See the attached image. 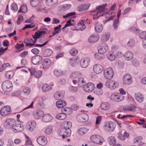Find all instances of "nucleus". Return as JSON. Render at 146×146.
<instances>
[{"mask_svg":"<svg viewBox=\"0 0 146 146\" xmlns=\"http://www.w3.org/2000/svg\"><path fill=\"white\" fill-rule=\"evenodd\" d=\"M53 73L55 76H58L62 75L63 72L60 70L55 69L53 72Z\"/></svg>","mask_w":146,"mask_h":146,"instance_id":"49530a36","label":"nucleus"},{"mask_svg":"<svg viewBox=\"0 0 146 146\" xmlns=\"http://www.w3.org/2000/svg\"><path fill=\"white\" fill-rule=\"evenodd\" d=\"M88 119V116L87 114L84 113H80L77 116V119L78 121L84 122L87 121Z\"/></svg>","mask_w":146,"mask_h":146,"instance_id":"ddd939ff","label":"nucleus"},{"mask_svg":"<svg viewBox=\"0 0 146 146\" xmlns=\"http://www.w3.org/2000/svg\"><path fill=\"white\" fill-rule=\"evenodd\" d=\"M86 28L85 25L82 21H80L78 23L77 27V30H83Z\"/></svg>","mask_w":146,"mask_h":146,"instance_id":"473e14b6","label":"nucleus"},{"mask_svg":"<svg viewBox=\"0 0 146 146\" xmlns=\"http://www.w3.org/2000/svg\"><path fill=\"white\" fill-rule=\"evenodd\" d=\"M72 124L71 122L67 121L64 123L63 128L60 130L59 133V135L62 136L63 139L65 137L70 136L71 133V131L70 128L71 127Z\"/></svg>","mask_w":146,"mask_h":146,"instance_id":"f257e3e1","label":"nucleus"},{"mask_svg":"<svg viewBox=\"0 0 146 146\" xmlns=\"http://www.w3.org/2000/svg\"><path fill=\"white\" fill-rule=\"evenodd\" d=\"M143 138L141 136H138L135 137L133 140L134 142L138 144L140 141H142Z\"/></svg>","mask_w":146,"mask_h":146,"instance_id":"6e6d98bb","label":"nucleus"},{"mask_svg":"<svg viewBox=\"0 0 146 146\" xmlns=\"http://www.w3.org/2000/svg\"><path fill=\"white\" fill-rule=\"evenodd\" d=\"M58 0H46V3L48 6H51L56 4Z\"/></svg>","mask_w":146,"mask_h":146,"instance_id":"72a5a7b5","label":"nucleus"},{"mask_svg":"<svg viewBox=\"0 0 146 146\" xmlns=\"http://www.w3.org/2000/svg\"><path fill=\"white\" fill-rule=\"evenodd\" d=\"M33 38L37 40L41 36L40 35L39 32H35V35H32Z\"/></svg>","mask_w":146,"mask_h":146,"instance_id":"69168bd1","label":"nucleus"},{"mask_svg":"<svg viewBox=\"0 0 146 146\" xmlns=\"http://www.w3.org/2000/svg\"><path fill=\"white\" fill-rule=\"evenodd\" d=\"M80 74V73L79 72H74L70 74V76L72 78H74L78 77Z\"/></svg>","mask_w":146,"mask_h":146,"instance_id":"de8ad7c7","label":"nucleus"},{"mask_svg":"<svg viewBox=\"0 0 146 146\" xmlns=\"http://www.w3.org/2000/svg\"><path fill=\"white\" fill-rule=\"evenodd\" d=\"M41 1V0H31V5L33 7H36L39 5Z\"/></svg>","mask_w":146,"mask_h":146,"instance_id":"f704fd0d","label":"nucleus"},{"mask_svg":"<svg viewBox=\"0 0 146 146\" xmlns=\"http://www.w3.org/2000/svg\"><path fill=\"white\" fill-rule=\"evenodd\" d=\"M27 10V7L25 5L22 6L19 10V13L22 12V13H25Z\"/></svg>","mask_w":146,"mask_h":146,"instance_id":"4d7b16f0","label":"nucleus"},{"mask_svg":"<svg viewBox=\"0 0 146 146\" xmlns=\"http://www.w3.org/2000/svg\"><path fill=\"white\" fill-rule=\"evenodd\" d=\"M87 129L85 127L80 128L78 131V134L80 135H83L87 132Z\"/></svg>","mask_w":146,"mask_h":146,"instance_id":"ea45409f","label":"nucleus"},{"mask_svg":"<svg viewBox=\"0 0 146 146\" xmlns=\"http://www.w3.org/2000/svg\"><path fill=\"white\" fill-rule=\"evenodd\" d=\"M90 140L93 142L98 144L102 145L104 141L102 137L98 135H93L91 136Z\"/></svg>","mask_w":146,"mask_h":146,"instance_id":"7ed1b4c3","label":"nucleus"},{"mask_svg":"<svg viewBox=\"0 0 146 146\" xmlns=\"http://www.w3.org/2000/svg\"><path fill=\"white\" fill-rule=\"evenodd\" d=\"M110 104L106 102L102 103L101 106V109L104 110H108L110 108Z\"/></svg>","mask_w":146,"mask_h":146,"instance_id":"2f4dec72","label":"nucleus"},{"mask_svg":"<svg viewBox=\"0 0 146 146\" xmlns=\"http://www.w3.org/2000/svg\"><path fill=\"white\" fill-rule=\"evenodd\" d=\"M109 144L111 146L116 143V138L114 136H110L109 137Z\"/></svg>","mask_w":146,"mask_h":146,"instance_id":"c9c22d12","label":"nucleus"},{"mask_svg":"<svg viewBox=\"0 0 146 146\" xmlns=\"http://www.w3.org/2000/svg\"><path fill=\"white\" fill-rule=\"evenodd\" d=\"M124 98V97L122 95L117 93L112 94L110 98L111 100L117 102L121 101L123 100Z\"/></svg>","mask_w":146,"mask_h":146,"instance_id":"9d476101","label":"nucleus"},{"mask_svg":"<svg viewBox=\"0 0 146 146\" xmlns=\"http://www.w3.org/2000/svg\"><path fill=\"white\" fill-rule=\"evenodd\" d=\"M71 110L68 108H65L64 109H62V111L63 112L64 111L66 112V113H64L66 114L69 115L71 113L70 112Z\"/></svg>","mask_w":146,"mask_h":146,"instance_id":"052dcab7","label":"nucleus"},{"mask_svg":"<svg viewBox=\"0 0 146 146\" xmlns=\"http://www.w3.org/2000/svg\"><path fill=\"white\" fill-rule=\"evenodd\" d=\"M64 93L62 91H57L54 94V97L56 100H60L64 97Z\"/></svg>","mask_w":146,"mask_h":146,"instance_id":"5701e85b","label":"nucleus"},{"mask_svg":"<svg viewBox=\"0 0 146 146\" xmlns=\"http://www.w3.org/2000/svg\"><path fill=\"white\" fill-rule=\"evenodd\" d=\"M108 49V47L107 44L104 42L100 44L98 47V51L101 54L106 52Z\"/></svg>","mask_w":146,"mask_h":146,"instance_id":"1a4fd4ad","label":"nucleus"},{"mask_svg":"<svg viewBox=\"0 0 146 146\" xmlns=\"http://www.w3.org/2000/svg\"><path fill=\"white\" fill-rule=\"evenodd\" d=\"M66 105V103L65 101L59 100L56 102V106L58 108H61Z\"/></svg>","mask_w":146,"mask_h":146,"instance_id":"c756f323","label":"nucleus"},{"mask_svg":"<svg viewBox=\"0 0 146 146\" xmlns=\"http://www.w3.org/2000/svg\"><path fill=\"white\" fill-rule=\"evenodd\" d=\"M113 74V71L111 68H107L104 72V76L106 78L108 79H111Z\"/></svg>","mask_w":146,"mask_h":146,"instance_id":"6e6552de","label":"nucleus"},{"mask_svg":"<svg viewBox=\"0 0 146 146\" xmlns=\"http://www.w3.org/2000/svg\"><path fill=\"white\" fill-rule=\"evenodd\" d=\"M110 38V35H103L101 37V40L103 42L106 41Z\"/></svg>","mask_w":146,"mask_h":146,"instance_id":"5fc2aeb1","label":"nucleus"},{"mask_svg":"<svg viewBox=\"0 0 146 146\" xmlns=\"http://www.w3.org/2000/svg\"><path fill=\"white\" fill-rule=\"evenodd\" d=\"M13 75V72L11 71H7L5 74V76L8 77L9 78L12 77Z\"/></svg>","mask_w":146,"mask_h":146,"instance_id":"bf43d9fd","label":"nucleus"},{"mask_svg":"<svg viewBox=\"0 0 146 146\" xmlns=\"http://www.w3.org/2000/svg\"><path fill=\"white\" fill-rule=\"evenodd\" d=\"M78 52V50L76 49L72 48L70 51V53L72 56H74L76 55Z\"/></svg>","mask_w":146,"mask_h":146,"instance_id":"680f3d73","label":"nucleus"},{"mask_svg":"<svg viewBox=\"0 0 146 146\" xmlns=\"http://www.w3.org/2000/svg\"><path fill=\"white\" fill-rule=\"evenodd\" d=\"M23 92L25 95H28L30 92V89L29 88L26 87L24 88Z\"/></svg>","mask_w":146,"mask_h":146,"instance_id":"338daca9","label":"nucleus"},{"mask_svg":"<svg viewBox=\"0 0 146 146\" xmlns=\"http://www.w3.org/2000/svg\"><path fill=\"white\" fill-rule=\"evenodd\" d=\"M133 79L131 76L126 74H125L123 78V83L126 85H129L132 83Z\"/></svg>","mask_w":146,"mask_h":146,"instance_id":"20e7f679","label":"nucleus"},{"mask_svg":"<svg viewBox=\"0 0 146 146\" xmlns=\"http://www.w3.org/2000/svg\"><path fill=\"white\" fill-rule=\"evenodd\" d=\"M11 9L15 12L16 11L18 10V7L16 3L14 2L11 5Z\"/></svg>","mask_w":146,"mask_h":146,"instance_id":"3c124183","label":"nucleus"},{"mask_svg":"<svg viewBox=\"0 0 146 146\" xmlns=\"http://www.w3.org/2000/svg\"><path fill=\"white\" fill-rule=\"evenodd\" d=\"M31 76L33 75L37 78L40 77L42 74V72L41 71H36L34 68L29 69Z\"/></svg>","mask_w":146,"mask_h":146,"instance_id":"2eb2a0df","label":"nucleus"},{"mask_svg":"<svg viewBox=\"0 0 146 146\" xmlns=\"http://www.w3.org/2000/svg\"><path fill=\"white\" fill-rule=\"evenodd\" d=\"M66 117V114L65 113H60L56 116V118L58 119L62 120L65 119Z\"/></svg>","mask_w":146,"mask_h":146,"instance_id":"58836bf2","label":"nucleus"},{"mask_svg":"<svg viewBox=\"0 0 146 146\" xmlns=\"http://www.w3.org/2000/svg\"><path fill=\"white\" fill-rule=\"evenodd\" d=\"M140 37L141 38L144 39L146 38V32H143L140 34Z\"/></svg>","mask_w":146,"mask_h":146,"instance_id":"774afa93","label":"nucleus"},{"mask_svg":"<svg viewBox=\"0 0 146 146\" xmlns=\"http://www.w3.org/2000/svg\"><path fill=\"white\" fill-rule=\"evenodd\" d=\"M108 59L111 61L115 59V56L113 55L112 52H109L107 55Z\"/></svg>","mask_w":146,"mask_h":146,"instance_id":"a18cd8bd","label":"nucleus"},{"mask_svg":"<svg viewBox=\"0 0 146 146\" xmlns=\"http://www.w3.org/2000/svg\"><path fill=\"white\" fill-rule=\"evenodd\" d=\"M76 14V13L75 12H72L71 13H68L65 15H64L63 16V18H66L68 17L74 16Z\"/></svg>","mask_w":146,"mask_h":146,"instance_id":"0e129e2a","label":"nucleus"},{"mask_svg":"<svg viewBox=\"0 0 146 146\" xmlns=\"http://www.w3.org/2000/svg\"><path fill=\"white\" fill-rule=\"evenodd\" d=\"M90 59L88 58H84L80 61V64L81 66L83 68L88 67L89 64Z\"/></svg>","mask_w":146,"mask_h":146,"instance_id":"f3484780","label":"nucleus"},{"mask_svg":"<svg viewBox=\"0 0 146 146\" xmlns=\"http://www.w3.org/2000/svg\"><path fill=\"white\" fill-rule=\"evenodd\" d=\"M52 127H47L45 130V133L47 135L50 134L52 132Z\"/></svg>","mask_w":146,"mask_h":146,"instance_id":"603ef678","label":"nucleus"},{"mask_svg":"<svg viewBox=\"0 0 146 146\" xmlns=\"http://www.w3.org/2000/svg\"><path fill=\"white\" fill-rule=\"evenodd\" d=\"M107 3L98 6L96 7V9L91 11V13H94L97 12L96 15H98L99 13H101L104 10L105 7L107 6Z\"/></svg>","mask_w":146,"mask_h":146,"instance_id":"f8f14e48","label":"nucleus"},{"mask_svg":"<svg viewBox=\"0 0 146 146\" xmlns=\"http://www.w3.org/2000/svg\"><path fill=\"white\" fill-rule=\"evenodd\" d=\"M99 36L97 35H92L88 39V41L90 43H94L97 41L99 39Z\"/></svg>","mask_w":146,"mask_h":146,"instance_id":"a878e982","label":"nucleus"},{"mask_svg":"<svg viewBox=\"0 0 146 146\" xmlns=\"http://www.w3.org/2000/svg\"><path fill=\"white\" fill-rule=\"evenodd\" d=\"M69 62L70 65L72 66H75L79 63V61L78 59L73 58H70Z\"/></svg>","mask_w":146,"mask_h":146,"instance_id":"c85d7f7f","label":"nucleus"},{"mask_svg":"<svg viewBox=\"0 0 146 146\" xmlns=\"http://www.w3.org/2000/svg\"><path fill=\"white\" fill-rule=\"evenodd\" d=\"M52 88L51 86L48 85L47 84L44 85L42 88V91L45 92L48 91L51 89Z\"/></svg>","mask_w":146,"mask_h":146,"instance_id":"79ce46f5","label":"nucleus"},{"mask_svg":"<svg viewBox=\"0 0 146 146\" xmlns=\"http://www.w3.org/2000/svg\"><path fill=\"white\" fill-rule=\"evenodd\" d=\"M101 53H96L94 55L95 58L97 60H102L104 58V55Z\"/></svg>","mask_w":146,"mask_h":146,"instance_id":"37998d69","label":"nucleus"},{"mask_svg":"<svg viewBox=\"0 0 146 146\" xmlns=\"http://www.w3.org/2000/svg\"><path fill=\"white\" fill-rule=\"evenodd\" d=\"M106 84L107 87L111 90L114 89L119 86V84L117 82L112 80L107 81Z\"/></svg>","mask_w":146,"mask_h":146,"instance_id":"0eeeda50","label":"nucleus"},{"mask_svg":"<svg viewBox=\"0 0 146 146\" xmlns=\"http://www.w3.org/2000/svg\"><path fill=\"white\" fill-rule=\"evenodd\" d=\"M84 87L86 92H89L92 91L94 90V85L92 83H89L86 85H85Z\"/></svg>","mask_w":146,"mask_h":146,"instance_id":"aec40b11","label":"nucleus"},{"mask_svg":"<svg viewBox=\"0 0 146 146\" xmlns=\"http://www.w3.org/2000/svg\"><path fill=\"white\" fill-rule=\"evenodd\" d=\"M136 108L135 106L131 105L123 108V109L124 111H127L134 112L136 110Z\"/></svg>","mask_w":146,"mask_h":146,"instance_id":"b1692460","label":"nucleus"},{"mask_svg":"<svg viewBox=\"0 0 146 146\" xmlns=\"http://www.w3.org/2000/svg\"><path fill=\"white\" fill-rule=\"evenodd\" d=\"M71 6V5L70 4H65L62 7V10L65 11L69 9Z\"/></svg>","mask_w":146,"mask_h":146,"instance_id":"864d4df0","label":"nucleus"},{"mask_svg":"<svg viewBox=\"0 0 146 146\" xmlns=\"http://www.w3.org/2000/svg\"><path fill=\"white\" fill-rule=\"evenodd\" d=\"M135 43L134 40L133 39H130L127 43V45L129 47L133 46Z\"/></svg>","mask_w":146,"mask_h":146,"instance_id":"8fccbe9b","label":"nucleus"},{"mask_svg":"<svg viewBox=\"0 0 146 146\" xmlns=\"http://www.w3.org/2000/svg\"><path fill=\"white\" fill-rule=\"evenodd\" d=\"M11 112L10 106H6L1 108L0 111V113L2 116H5L10 113Z\"/></svg>","mask_w":146,"mask_h":146,"instance_id":"9b49d317","label":"nucleus"},{"mask_svg":"<svg viewBox=\"0 0 146 146\" xmlns=\"http://www.w3.org/2000/svg\"><path fill=\"white\" fill-rule=\"evenodd\" d=\"M133 64L135 66H138L139 64V62L138 60L135 58L133 59L132 61Z\"/></svg>","mask_w":146,"mask_h":146,"instance_id":"13d9d810","label":"nucleus"},{"mask_svg":"<svg viewBox=\"0 0 146 146\" xmlns=\"http://www.w3.org/2000/svg\"><path fill=\"white\" fill-rule=\"evenodd\" d=\"M116 127V124L113 122H107L105 125V129L106 131L112 132L113 131Z\"/></svg>","mask_w":146,"mask_h":146,"instance_id":"39448f33","label":"nucleus"},{"mask_svg":"<svg viewBox=\"0 0 146 146\" xmlns=\"http://www.w3.org/2000/svg\"><path fill=\"white\" fill-rule=\"evenodd\" d=\"M130 31L135 34H138L139 33V30L135 27H132L130 29Z\"/></svg>","mask_w":146,"mask_h":146,"instance_id":"09e8293b","label":"nucleus"},{"mask_svg":"<svg viewBox=\"0 0 146 146\" xmlns=\"http://www.w3.org/2000/svg\"><path fill=\"white\" fill-rule=\"evenodd\" d=\"M89 5L87 4L81 5L79 7V10L80 11L87 10L89 8Z\"/></svg>","mask_w":146,"mask_h":146,"instance_id":"a19ab883","label":"nucleus"},{"mask_svg":"<svg viewBox=\"0 0 146 146\" xmlns=\"http://www.w3.org/2000/svg\"><path fill=\"white\" fill-rule=\"evenodd\" d=\"M33 114L36 119H38L42 116L43 112L40 110H35L33 111Z\"/></svg>","mask_w":146,"mask_h":146,"instance_id":"412c9836","label":"nucleus"},{"mask_svg":"<svg viewBox=\"0 0 146 146\" xmlns=\"http://www.w3.org/2000/svg\"><path fill=\"white\" fill-rule=\"evenodd\" d=\"M36 126V124L35 122L33 121H31L28 123L27 127L29 131L32 132L35 130Z\"/></svg>","mask_w":146,"mask_h":146,"instance_id":"dca6fc26","label":"nucleus"},{"mask_svg":"<svg viewBox=\"0 0 146 146\" xmlns=\"http://www.w3.org/2000/svg\"><path fill=\"white\" fill-rule=\"evenodd\" d=\"M16 122L13 119H8L4 122V125L6 128L11 129L13 125L16 124Z\"/></svg>","mask_w":146,"mask_h":146,"instance_id":"423d86ee","label":"nucleus"},{"mask_svg":"<svg viewBox=\"0 0 146 146\" xmlns=\"http://www.w3.org/2000/svg\"><path fill=\"white\" fill-rule=\"evenodd\" d=\"M126 60H129L132 59L133 57V54L130 51H127L125 56Z\"/></svg>","mask_w":146,"mask_h":146,"instance_id":"e433bc0d","label":"nucleus"},{"mask_svg":"<svg viewBox=\"0 0 146 146\" xmlns=\"http://www.w3.org/2000/svg\"><path fill=\"white\" fill-rule=\"evenodd\" d=\"M42 56L36 55L33 56L31 58V61L33 64L37 65L42 60Z\"/></svg>","mask_w":146,"mask_h":146,"instance_id":"4468645a","label":"nucleus"},{"mask_svg":"<svg viewBox=\"0 0 146 146\" xmlns=\"http://www.w3.org/2000/svg\"><path fill=\"white\" fill-rule=\"evenodd\" d=\"M77 82H78V85L80 87L84 86L86 83L84 78L82 77L78 78Z\"/></svg>","mask_w":146,"mask_h":146,"instance_id":"4c0bfd02","label":"nucleus"},{"mask_svg":"<svg viewBox=\"0 0 146 146\" xmlns=\"http://www.w3.org/2000/svg\"><path fill=\"white\" fill-rule=\"evenodd\" d=\"M119 21L118 19L114 20L113 24V27L114 29L117 30L119 26Z\"/></svg>","mask_w":146,"mask_h":146,"instance_id":"c03bdc74","label":"nucleus"},{"mask_svg":"<svg viewBox=\"0 0 146 146\" xmlns=\"http://www.w3.org/2000/svg\"><path fill=\"white\" fill-rule=\"evenodd\" d=\"M103 70V67L100 64H96L93 67V70L96 74L101 73Z\"/></svg>","mask_w":146,"mask_h":146,"instance_id":"6ab92c4d","label":"nucleus"},{"mask_svg":"<svg viewBox=\"0 0 146 146\" xmlns=\"http://www.w3.org/2000/svg\"><path fill=\"white\" fill-rule=\"evenodd\" d=\"M37 141L38 144L41 145H45L47 142V139L44 136H41L38 137Z\"/></svg>","mask_w":146,"mask_h":146,"instance_id":"a211bd4d","label":"nucleus"},{"mask_svg":"<svg viewBox=\"0 0 146 146\" xmlns=\"http://www.w3.org/2000/svg\"><path fill=\"white\" fill-rule=\"evenodd\" d=\"M51 63V60L49 59L46 58L43 60L42 63L43 68L44 69L48 68L50 66Z\"/></svg>","mask_w":146,"mask_h":146,"instance_id":"4be33fe9","label":"nucleus"},{"mask_svg":"<svg viewBox=\"0 0 146 146\" xmlns=\"http://www.w3.org/2000/svg\"><path fill=\"white\" fill-rule=\"evenodd\" d=\"M103 29V26L102 24L97 23L95 25V29L96 31L100 33L101 32Z\"/></svg>","mask_w":146,"mask_h":146,"instance_id":"7c9ffc66","label":"nucleus"},{"mask_svg":"<svg viewBox=\"0 0 146 146\" xmlns=\"http://www.w3.org/2000/svg\"><path fill=\"white\" fill-rule=\"evenodd\" d=\"M136 100L139 102H142L144 99L143 96L140 93H138L135 95Z\"/></svg>","mask_w":146,"mask_h":146,"instance_id":"bb28decb","label":"nucleus"},{"mask_svg":"<svg viewBox=\"0 0 146 146\" xmlns=\"http://www.w3.org/2000/svg\"><path fill=\"white\" fill-rule=\"evenodd\" d=\"M2 88L4 91L10 92L13 88V85L12 82L9 80L3 82L2 84Z\"/></svg>","mask_w":146,"mask_h":146,"instance_id":"f03ea898","label":"nucleus"},{"mask_svg":"<svg viewBox=\"0 0 146 146\" xmlns=\"http://www.w3.org/2000/svg\"><path fill=\"white\" fill-rule=\"evenodd\" d=\"M52 53V51L51 49L47 48L44 51L42 54L44 57H47L50 56Z\"/></svg>","mask_w":146,"mask_h":146,"instance_id":"cd10ccee","label":"nucleus"},{"mask_svg":"<svg viewBox=\"0 0 146 146\" xmlns=\"http://www.w3.org/2000/svg\"><path fill=\"white\" fill-rule=\"evenodd\" d=\"M52 119V117L48 114L43 115L42 117V121L44 122H48L51 121Z\"/></svg>","mask_w":146,"mask_h":146,"instance_id":"393cba45","label":"nucleus"},{"mask_svg":"<svg viewBox=\"0 0 146 146\" xmlns=\"http://www.w3.org/2000/svg\"><path fill=\"white\" fill-rule=\"evenodd\" d=\"M23 21V17L22 15H19L18 18L17 20V23L18 25H19Z\"/></svg>","mask_w":146,"mask_h":146,"instance_id":"e2e57ef3","label":"nucleus"}]
</instances>
